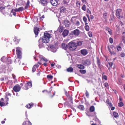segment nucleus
Here are the masks:
<instances>
[{
	"mask_svg": "<svg viewBox=\"0 0 125 125\" xmlns=\"http://www.w3.org/2000/svg\"><path fill=\"white\" fill-rule=\"evenodd\" d=\"M113 65V63L111 62H108V64L107 65V66L108 67L109 71H110Z\"/></svg>",
	"mask_w": 125,
	"mask_h": 125,
	"instance_id": "obj_18",
	"label": "nucleus"
},
{
	"mask_svg": "<svg viewBox=\"0 0 125 125\" xmlns=\"http://www.w3.org/2000/svg\"><path fill=\"white\" fill-rule=\"evenodd\" d=\"M80 3L79 1H77L76 2V5L77 7H79L80 5Z\"/></svg>",
	"mask_w": 125,
	"mask_h": 125,
	"instance_id": "obj_55",
	"label": "nucleus"
},
{
	"mask_svg": "<svg viewBox=\"0 0 125 125\" xmlns=\"http://www.w3.org/2000/svg\"><path fill=\"white\" fill-rule=\"evenodd\" d=\"M63 4H67L68 3V2L65 0H64L63 1Z\"/></svg>",
	"mask_w": 125,
	"mask_h": 125,
	"instance_id": "obj_64",
	"label": "nucleus"
},
{
	"mask_svg": "<svg viewBox=\"0 0 125 125\" xmlns=\"http://www.w3.org/2000/svg\"><path fill=\"white\" fill-rule=\"evenodd\" d=\"M39 28L37 27H35L34 28V32L36 35H37L39 32Z\"/></svg>",
	"mask_w": 125,
	"mask_h": 125,
	"instance_id": "obj_14",
	"label": "nucleus"
},
{
	"mask_svg": "<svg viewBox=\"0 0 125 125\" xmlns=\"http://www.w3.org/2000/svg\"><path fill=\"white\" fill-rule=\"evenodd\" d=\"M78 67L81 69H83L84 68V67L83 65L82 64H79L78 65Z\"/></svg>",
	"mask_w": 125,
	"mask_h": 125,
	"instance_id": "obj_34",
	"label": "nucleus"
},
{
	"mask_svg": "<svg viewBox=\"0 0 125 125\" xmlns=\"http://www.w3.org/2000/svg\"><path fill=\"white\" fill-rule=\"evenodd\" d=\"M11 94L10 93H6V96H5V100H6L7 101H8L9 98L7 97L8 96H11Z\"/></svg>",
	"mask_w": 125,
	"mask_h": 125,
	"instance_id": "obj_21",
	"label": "nucleus"
},
{
	"mask_svg": "<svg viewBox=\"0 0 125 125\" xmlns=\"http://www.w3.org/2000/svg\"><path fill=\"white\" fill-rule=\"evenodd\" d=\"M81 53L84 56L86 55L88 53L87 50L85 49H83L80 51Z\"/></svg>",
	"mask_w": 125,
	"mask_h": 125,
	"instance_id": "obj_12",
	"label": "nucleus"
},
{
	"mask_svg": "<svg viewBox=\"0 0 125 125\" xmlns=\"http://www.w3.org/2000/svg\"><path fill=\"white\" fill-rule=\"evenodd\" d=\"M22 125H31V123L30 121L24 122H23Z\"/></svg>",
	"mask_w": 125,
	"mask_h": 125,
	"instance_id": "obj_24",
	"label": "nucleus"
},
{
	"mask_svg": "<svg viewBox=\"0 0 125 125\" xmlns=\"http://www.w3.org/2000/svg\"><path fill=\"white\" fill-rule=\"evenodd\" d=\"M67 47L72 51L75 50L77 48L75 43L73 42H71L68 44Z\"/></svg>",
	"mask_w": 125,
	"mask_h": 125,
	"instance_id": "obj_2",
	"label": "nucleus"
},
{
	"mask_svg": "<svg viewBox=\"0 0 125 125\" xmlns=\"http://www.w3.org/2000/svg\"><path fill=\"white\" fill-rule=\"evenodd\" d=\"M27 2L26 4V6L25 7V9H27L29 6V4L30 3L29 0H27Z\"/></svg>",
	"mask_w": 125,
	"mask_h": 125,
	"instance_id": "obj_27",
	"label": "nucleus"
},
{
	"mask_svg": "<svg viewBox=\"0 0 125 125\" xmlns=\"http://www.w3.org/2000/svg\"><path fill=\"white\" fill-rule=\"evenodd\" d=\"M109 40L110 42L111 43H113V40L112 38H109Z\"/></svg>",
	"mask_w": 125,
	"mask_h": 125,
	"instance_id": "obj_53",
	"label": "nucleus"
},
{
	"mask_svg": "<svg viewBox=\"0 0 125 125\" xmlns=\"http://www.w3.org/2000/svg\"><path fill=\"white\" fill-rule=\"evenodd\" d=\"M50 2L54 6H55L57 5L58 3V0H51Z\"/></svg>",
	"mask_w": 125,
	"mask_h": 125,
	"instance_id": "obj_11",
	"label": "nucleus"
},
{
	"mask_svg": "<svg viewBox=\"0 0 125 125\" xmlns=\"http://www.w3.org/2000/svg\"><path fill=\"white\" fill-rule=\"evenodd\" d=\"M122 10L121 9H118L116 11V16L119 19H120L121 18H123V16L121 14V12Z\"/></svg>",
	"mask_w": 125,
	"mask_h": 125,
	"instance_id": "obj_6",
	"label": "nucleus"
},
{
	"mask_svg": "<svg viewBox=\"0 0 125 125\" xmlns=\"http://www.w3.org/2000/svg\"><path fill=\"white\" fill-rule=\"evenodd\" d=\"M76 47L81 46L83 43V42L79 39H77L74 41Z\"/></svg>",
	"mask_w": 125,
	"mask_h": 125,
	"instance_id": "obj_8",
	"label": "nucleus"
},
{
	"mask_svg": "<svg viewBox=\"0 0 125 125\" xmlns=\"http://www.w3.org/2000/svg\"><path fill=\"white\" fill-rule=\"evenodd\" d=\"M65 10L66 9L63 6L61 7L60 9V11L61 12H64Z\"/></svg>",
	"mask_w": 125,
	"mask_h": 125,
	"instance_id": "obj_26",
	"label": "nucleus"
},
{
	"mask_svg": "<svg viewBox=\"0 0 125 125\" xmlns=\"http://www.w3.org/2000/svg\"><path fill=\"white\" fill-rule=\"evenodd\" d=\"M113 115L114 116L115 118H116L119 116L118 114L115 112H113Z\"/></svg>",
	"mask_w": 125,
	"mask_h": 125,
	"instance_id": "obj_36",
	"label": "nucleus"
},
{
	"mask_svg": "<svg viewBox=\"0 0 125 125\" xmlns=\"http://www.w3.org/2000/svg\"><path fill=\"white\" fill-rule=\"evenodd\" d=\"M68 31L65 30H64L62 34V35L64 37L67 36L68 35Z\"/></svg>",
	"mask_w": 125,
	"mask_h": 125,
	"instance_id": "obj_20",
	"label": "nucleus"
},
{
	"mask_svg": "<svg viewBox=\"0 0 125 125\" xmlns=\"http://www.w3.org/2000/svg\"><path fill=\"white\" fill-rule=\"evenodd\" d=\"M42 60L44 61L45 62H47L48 61V60H47V59L45 58V57H44L43 58Z\"/></svg>",
	"mask_w": 125,
	"mask_h": 125,
	"instance_id": "obj_58",
	"label": "nucleus"
},
{
	"mask_svg": "<svg viewBox=\"0 0 125 125\" xmlns=\"http://www.w3.org/2000/svg\"><path fill=\"white\" fill-rule=\"evenodd\" d=\"M78 108L81 110H83L84 109V107L83 106V105H80L78 107Z\"/></svg>",
	"mask_w": 125,
	"mask_h": 125,
	"instance_id": "obj_38",
	"label": "nucleus"
},
{
	"mask_svg": "<svg viewBox=\"0 0 125 125\" xmlns=\"http://www.w3.org/2000/svg\"><path fill=\"white\" fill-rule=\"evenodd\" d=\"M19 11H22L24 10L23 7H20L18 8Z\"/></svg>",
	"mask_w": 125,
	"mask_h": 125,
	"instance_id": "obj_44",
	"label": "nucleus"
},
{
	"mask_svg": "<svg viewBox=\"0 0 125 125\" xmlns=\"http://www.w3.org/2000/svg\"><path fill=\"white\" fill-rule=\"evenodd\" d=\"M41 4L44 6L46 5L47 1L46 0H41Z\"/></svg>",
	"mask_w": 125,
	"mask_h": 125,
	"instance_id": "obj_25",
	"label": "nucleus"
},
{
	"mask_svg": "<svg viewBox=\"0 0 125 125\" xmlns=\"http://www.w3.org/2000/svg\"><path fill=\"white\" fill-rule=\"evenodd\" d=\"M39 58H40V60H42L43 58H44V57L42 55H40L39 56Z\"/></svg>",
	"mask_w": 125,
	"mask_h": 125,
	"instance_id": "obj_57",
	"label": "nucleus"
},
{
	"mask_svg": "<svg viewBox=\"0 0 125 125\" xmlns=\"http://www.w3.org/2000/svg\"><path fill=\"white\" fill-rule=\"evenodd\" d=\"M31 82H29L25 84V87L24 88V89L25 90H27L28 88L31 87Z\"/></svg>",
	"mask_w": 125,
	"mask_h": 125,
	"instance_id": "obj_10",
	"label": "nucleus"
},
{
	"mask_svg": "<svg viewBox=\"0 0 125 125\" xmlns=\"http://www.w3.org/2000/svg\"><path fill=\"white\" fill-rule=\"evenodd\" d=\"M83 21L85 22H86L87 21V19L86 18L85 16H84L83 17Z\"/></svg>",
	"mask_w": 125,
	"mask_h": 125,
	"instance_id": "obj_56",
	"label": "nucleus"
},
{
	"mask_svg": "<svg viewBox=\"0 0 125 125\" xmlns=\"http://www.w3.org/2000/svg\"><path fill=\"white\" fill-rule=\"evenodd\" d=\"M14 41L16 44H17L19 43V40L17 38L15 37L14 39Z\"/></svg>",
	"mask_w": 125,
	"mask_h": 125,
	"instance_id": "obj_30",
	"label": "nucleus"
},
{
	"mask_svg": "<svg viewBox=\"0 0 125 125\" xmlns=\"http://www.w3.org/2000/svg\"><path fill=\"white\" fill-rule=\"evenodd\" d=\"M21 87L19 84H17L14 86L13 88V90L15 92H19L21 90Z\"/></svg>",
	"mask_w": 125,
	"mask_h": 125,
	"instance_id": "obj_9",
	"label": "nucleus"
},
{
	"mask_svg": "<svg viewBox=\"0 0 125 125\" xmlns=\"http://www.w3.org/2000/svg\"><path fill=\"white\" fill-rule=\"evenodd\" d=\"M38 46L40 48H42L44 47L43 43L42 42V40L41 39H40L39 40Z\"/></svg>",
	"mask_w": 125,
	"mask_h": 125,
	"instance_id": "obj_16",
	"label": "nucleus"
},
{
	"mask_svg": "<svg viewBox=\"0 0 125 125\" xmlns=\"http://www.w3.org/2000/svg\"><path fill=\"white\" fill-rule=\"evenodd\" d=\"M8 58L7 57L4 56L1 58V61L4 62H7Z\"/></svg>",
	"mask_w": 125,
	"mask_h": 125,
	"instance_id": "obj_19",
	"label": "nucleus"
},
{
	"mask_svg": "<svg viewBox=\"0 0 125 125\" xmlns=\"http://www.w3.org/2000/svg\"><path fill=\"white\" fill-rule=\"evenodd\" d=\"M58 30L60 32H61L63 30V28L62 26H60V27L58 28Z\"/></svg>",
	"mask_w": 125,
	"mask_h": 125,
	"instance_id": "obj_33",
	"label": "nucleus"
},
{
	"mask_svg": "<svg viewBox=\"0 0 125 125\" xmlns=\"http://www.w3.org/2000/svg\"><path fill=\"white\" fill-rule=\"evenodd\" d=\"M70 104L68 102H66L64 103V105L65 106H67L68 107H70L72 109L76 111L75 110L74 108L72 106V105L73 104L72 98L71 97L70 98Z\"/></svg>",
	"mask_w": 125,
	"mask_h": 125,
	"instance_id": "obj_5",
	"label": "nucleus"
},
{
	"mask_svg": "<svg viewBox=\"0 0 125 125\" xmlns=\"http://www.w3.org/2000/svg\"><path fill=\"white\" fill-rule=\"evenodd\" d=\"M39 65L38 64H35L34 65L32 68V72H34L36 70L37 68L38 67Z\"/></svg>",
	"mask_w": 125,
	"mask_h": 125,
	"instance_id": "obj_23",
	"label": "nucleus"
},
{
	"mask_svg": "<svg viewBox=\"0 0 125 125\" xmlns=\"http://www.w3.org/2000/svg\"><path fill=\"white\" fill-rule=\"evenodd\" d=\"M104 85L106 87L107 89H108L109 87V85L108 83H104Z\"/></svg>",
	"mask_w": 125,
	"mask_h": 125,
	"instance_id": "obj_49",
	"label": "nucleus"
},
{
	"mask_svg": "<svg viewBox=\"0 0 125 125\" xmlns=\"http://www.w3.org/2000/svg\"><path fill=\"white\" fill-rule=\"evenodd\" d=\"M12 61L11 59L9 58H8V60H7V62H6V63L8 64H10L11 63Z\"/></svg>",
	"mask_w": 125,
	"mask_h": 125,
	"instance_id": "obj_35",
	"label": "nucleus"
},
{
	"mask_svg": "<svg viewBox=\"0 0 125 125\" xmlns=\"http://www.w3.org/2000/svg\"><path fill=\"white\" fill-rule=\"evenodd\" d=\"M88 34L89 36L90 37H92L93 35L92 33L90 31H89L88 32Z\"/></svg>",
	"mask_w": 125,
	"mask_h": 125,
	"instance_id": "obj_45",
	"label": "nucleus"
},
{
	"mask_svg": "<svg viewBox=\"0 0 125 125\" xmlns=\"http://www.w3.org/2000/svg\"><path fill=\"white\" fill-rule=\"evenodd\" d=\"M44 18V15H42V17H40V18L41 20H43V19Z\"/></svg>",
	"mask_w": 125,
	"mask_h": 125,
	"instance_id": "obj_62",
	"label": "nucleus"
},
{
	"mask_svg": "<svg viewBox=\"0 0 125 125\" xmlns=\"http://www.w3.org/2000/svg\"><path fill=\"white\" fill-rule=\"evenodd\" d=\"M85 94L86 96L87 97H88L89 96V94L88 93V92L87 91H86V93H85Z\"/></svg>",
	"mask_w": 125,
	"mask_h": 125,
	"instance_id": "obj_60",
	"label": "nucleus"
},
{
	"mask_svg": "<svg viewBox=\"0 0 125 125\" xmlns=\"http://www.w3.org/2000/svg\"><path fill=\"white\" fill-rule=\"evenodd\" d=\"M80 72L84 74L86 72V71L85 70H80Z\"/></svg>",
	"mask_w": 125,
	"mask_h": 125,
	"instance_id": "obj_48",
	"label": "nucleus"
},
{
	"mask_svg": "<svg viewBox=\"0 0 125 125\" xmlns=\"http://www.w3.org/2000/svg\"><path fill=\"white\" fill-rule=\"evenodd\" d=\"M76 24L77 26H79L80 25V22L78 21H77L76 22Z\"/></svg>",
	"mask_w": 125,
	"mask_h": 125,
	"instance_id": "obj_59",
	"label": "nucleus"
},
{
	"mask_svg": "<svg viewBox=\"0 0 125 125\" xmlns=\"http://www.w3.org/2000/svg\"><path fill=\"white\" fill-rule=\"evenodd\" d=\"M18 9L16 8L15 9H14V10L15 12L19 11V10Z\"/></svg>",
	"mask_w": 125,
	"mask_h": 125,
	"instance_id": "obj_63",
	"label": "nucleus"
},
{
	"mask_svg": "<svg viewBox=\"0 0 125 125\" xmlns=\"http://www.w3.org/2000/svg\"><path fill=\"white\" fill-rule=\"evenodd\" d=\"M11 12L15 16L16 15V12L14 10V9H12L11 10Z\"/></svg>",
	"mask_w": 125,
	"mask_h": 125,
	"instance_id": "obj_42",
	"label": "nucleus"
},
{
	"mask_svg": "<svg viewBox=\"0 0 125 125\" xmlns=\"http://www.w3.org/2000/svg\"><path fill=\"white\" fill-rule=\"evenodd\" d=\"M83 65L85 66L89 65L91 64L90 61L89 60H86L83 62Z\"/></svg>",
	"mask_w": 125,
	"mask_h": 125,
	"instance_id": "obj_13",
	"label": "nucleus"
},
{
	"mask_svg": "<svg viewBox=\"0 0 125 125\" xmlns=\"http://www.w3.org/2000/svg\"><path fill=\"white\" fill-rule=\"evenodd\" d=\"M125 55V54L124 52H121L120 54V56L121 57H124Z\"/></svg>",
	"mask_w": 125,
	"mask_h": 125,
	"instance_id": "obj_54",
	"label": "nucleus"
},
{
	"mask_svg": "<svg viewBox=\"0 0 125 125\" xmlns=\"http://www.w3.org/2000/svg\"><path fill=\"white\" fill-rule=\"evenodd\" d=\"M106 30L111 35L112 34V32L111 30V29L109 28H107L106 29Z\"/></svg>",
	"mask_w": 125,
	"mask_h": 125,
	"instance_id": "obj_40",
	"label": "nucleus"
},
{
	"mask_svg": "<svg viewBox=\"0 0 125 125\" xmlns=\"http://www.w3.org/2000/svg\"><path fill=\"white\" fill-rule=\"evenodd\" d=\"M21 49L20 48L17 47L16 51L17 58L20 59L21 58L22 56V53Z\"/></svg>",
	"mask_w": 125,
	"mask_h": 125,
	"instance_id": "obj_4",
	"label": "nucleus"
},
{
	"mask_svg": "<svg viewBox=\"0 0 125 125\" xmlns=\"http://www.w3.org/2000/svg\"><path fill=\"white\" fill-rule=\"evenodd\" d=\"M104 18L106 20H107V14L106 12L104 13L103 15Z\"/></svg>",
	"mask_w": 125,
	"mask_h": 125,
	"instance_id": "obj_31",
	"label": "nucleus"
},
{
	"mask_svg": "<svg viewBox=\"0 0 125 125\" xmlns=\"http://www.w3.org/2000/svg\"><path fill=\"white\" fill-rule=\"evenodd\" d=\"M51 50L53 52H55L56 51V49L55 47V46L54 45H52L50 47Z\"/></svg>",
	"mask_w": 125,
	"mask_h": 125,
	"instance_id": "obj_15",
	"label": "nucleus"
},
{
	"mask_svg": "<svg viewBox=\"0 0 125 125\" xmlns=\"http://www.w3.org/2000/svg\"><path fill=\"white\" fill-rule=\"evenodd\" d=\"M31 107V105L30 104H27L26 106V107L27 108L30 109Z\"/></svg>",
	"mask_w": 125,
	"mask_h": 125,
	"instance_id": "obj_47",
	"label": "nucleus"
},
{
	"mask_svg": "<svg viewBox=\"0 0 125 125\" xmlns=\"http://www.w3.org/2000/svg\"><path fill=\"white\" fill-rule=\"evenodd\" d=\"M47 77L48 79H52L53 78V76L51 75H47Z\"/></svg>",
	"mask_w": 125,
	"mask_h": 125,
	"instance_id": "obj_46",
	"label": "nucleus"
},
{
	"mask_svg": "<svg viewBox=\"0 0 125 125\" xmlns=\"http://www.w3.org/2000/svg\"><path fill=\"white\" fill-rule=\"evenodd\" d=\"M118 105L119 107H121L124 105V104L122 102H120L118 104Z\"/></svg>",
	"mask_w": 125,
	"mask_h": 125,
	"instance_id": "obj_37",
	"label": "nucleus"
},
{
	"mask_svg": "<svg viewBox=\"0 0 125 125\" xmlns=\"http://www.w3.org/2000/svg\"><path fill=\"white\" fill-rule=\"evenodd\" d=\"M37 73H36V75L38 76H39L40 75L41 70L40 69H37Z\"/></svg>",
	"mask_w": 125,
	"mask_h": 125,
	"instance_id": "obj_41",
	"label": "nucleus"
},
{
	"mask_svg": "<svg viewBox=\"0 0 125 125\" xmlns=\"http://www.w3.org/2000/svg\"><path fill=\"white\" fill-rule=\"evenodd\" d=\"M116 48L114 47L113 45L110 46V48H109V51L111 55H115L116 54Z\"/></svg>",
	"mask_w": 125,
	"mask_h": 125,
	"instance_id": "obj_3",
	"label": "nucleus"
},
{
	"mask_svg": "<svg viewBox=\"0 0 125 125\" xmlns=\"http://www.w3.org/2000/svg\"><path fill=\"white\" fill-rule=\"evenodd\" d=\"M85 30L87 31H88L89 30V27L88 25H85L84 27Z\"/></svg>",
	"mask_w": 125,
	"mask_h": 125,
	"instance_id": "obj_39",
	"label": "nucleus"
},
{
	"mask_svg": "<svg viewBox=\"0 0 125 125\" xmlns=\"http://www.w3.org/2000/svg\"><path fill=\"white\" fill-rule=\"evenodd\" d=\"M102 78L106 80H107V78L106 76L105 75H103L102 76Z\"/></svg>",
	"mask_w": 125,
	"mask_h": 125,
	"instance_id": "obj_52",
	"label": "nucleus"
},
{
	"mask_svg": "<svg viewBox=\"0 0 125 125\" xmlns=\"http://www.w3.org/2000/svg\"><path fill=\"white\" fill-rule=\"evenodd\" d=\"M80 33V31L78 29H75L73 31V34L75 36H78Z\"/></svg>",
	"mask_w": 125,
	"mask_h": 125,
	"instance_id": "obj_17",
	"label": "nucleus"
},
{
	"mask_svg": "<svg viewBox=\"0 0 125 125\" xmlns=\"http://www.w3.org/2000/svg\"><path fill=\"white\" fill-rule=\"evenodd\" d=\"M82 9L84 11L86 10V6L85 4L83 5L82 7Z\"/></svg>",
	"mask_w": 125,
	"mask_h": 125,
	"instance_id": "obj_43",
	"label": "nucleus"
},
{
	"mask_svg": "<svg viewBox=\"0 0 125 125\" xmlns=\"http://www.w3.org/2000/svg\"><path fill=\"white\" fill-rule=\"evenodd\" d=\"M95 108L94 106H91L90 108V111L91 112H93L94 111Z\"/></svg>",
	"mask_w": 125,
	"mask_h": 125,
	"instance_id": "obj_28",
	"label": "nucleus"
},
{
	"mask_svg": "<svg viewBox=\"0 0 125 125\" xmlns=\"http://www.w3.org/2000/svg\"><path fill=\"white\" fill-rule=\"evenodd\" d=\"M97 65L99 67H100V62L99 59V58L97 57Z\"/></svg>",
	"mask_w": 125,
	"mask_h": 125,
	"instance_id": "obj_32",
	"label": "nucleus"
},
{
	"mask_svg": "<svg viewBox=\"0 0 125 125\" xmlns=\"http://www.w3.org/2000/svg\"><path fill=\"white\" fill-rule=\"evenodd\" d=\"M8 101L6 100H4L3 98H1V101H0V106L2 107L7 105L8 104Z\"/></svg>",
	"mask_w": 125,
	"mask_h": 125,
	"instance_id": "obj_7",
	"label": "nucleus"
},
{
	"mask_svg": "<svg viewBox=\"0 0 125 125\" xmlns=\"http://www.w3.org/2000/svg\"><path fill=\"white\" fill-rule=\"evenodd\" d=\"M33 21L34 22H36L38 20V18L37 16H35L34 17V18L33 19Z\"/></svg>",
	"mask_w": 125,
	"mask_h": 125,
	"instance_id": "obj_51",
	"label": "nucleus"
},
{
	"mask_svg": "<svg viewBox=\"0 0 125 125\" xmlns=\"http://www.w3.org/2000/svg\"><path fill=\"white\" fill-rule=\"evenodd\" d=\"M116 48L118 51H121V48L119 46H117Z\"/></svg>",
	"mask_w": 125,
	"mask_h": 125,
	"instance_id": "obj_50",
	"label": "nucleus"
},
{
	"mask_svg": "<svg viewBox=\"0 0 125 125\" xmlns=\"http://www.w3.org/2000/svg\"><path fill=\"white\" fill-rule=\"evenodd\" d=\"M67 70L68 72H73V69L72 67H70L67 68Z\"/></svg>",
	"mask_w": 125,
	"mask_h": 125,
	"instance_id": "obj_29",
	"label": "nucleus"
},
{
	"mask_svg": "<svg viewBox=\"0 0 125 125\" xmlns=\"http://www.w3.org/2000/svg\"><path fill=\"white\" fill-rule=\"evenodd\" d=\"M62 46L63 47V48L64 49H66V47H64V46H63V45H65V43H62Z\"/></svg>",
	"mask_w": 125,
	"mask_h": 125,
	"instance_id": "obj_61",
	"label": "nucleus"
},
{
	"mask_svg": "<svg viewBox=\"0 0 125 125\" xmlns=\"http://www.w3.org/2000/svg\"><path fill=\"white\" fill-rule=\"evenodd\" d=\"M64 24L66 27H68L69 26L70 23L69 21L65 20L64 21Z\"/></svg>",
	"mask_w": 125,
	"mask_h": 125,
	"instance_id": "obj_22",
	"label": "nucleus"
},
{
	"mask_svg": "<svg viewBox=\"0 0 125 125\" xmlns=\"http://www.w3.org/2000/svg\"><path fill=\"white\" fill-rule=\"evenodd\" d=\"M51 34L47 31H45L44 33V36L42 37V41L43 43H46L49 42L50 39L51 37Z\"/></svg>",
	"mask_w": 125,
	"mask_h": 125,
	"instance_id": "obj_1",
	"label": "nucleus"
}]
</instances>
